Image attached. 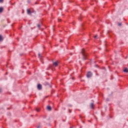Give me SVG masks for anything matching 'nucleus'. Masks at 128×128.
<instances>
[{"label": "nucleus", "mask_w": 128, "mask_h": 128, "mask_svg": "<svg viewBox=\"0 0 128 128\" xmlns=\"http://www.w3.org/2000/svg\"><path fill=\"white\" fill-rule=\"evenodd\" d=\"M83 10H86V8H83Z\"/></svg>", "instance_id": "obj_32"}, {"label": "nucleus", "mask_w": 128, "mask_h": 128, "mask_svg": "<svg viewBox=\"0 0 128 128\" xmlns=\"http://www.w3.org/2000/svg\"><path fill=\"white\" fill-rule=\"evenodd\" d=\"M28 2H29V1H28Z\"/></svg>", "instance_id": "obj_46"}, {"label": "nucleus", "mask_w": 128, "mask_h": 128, "mask_svg": "<svg viewBox=\"0 0 128 128\" xmlns=\"http://www.w3.org/2000/svg\"><path fill=\"white\" fill-rule=\"evenodd\" d=\"M27 14L29 16H31L32 14V12L30 9H27Z\"/></svg>", "instance_id": "obj_6"}, {"label": "nucleus", "mask_w": 128, "mask_h": 128, "mask_svg": "<svg viewBox=\"0 0 128 128\" xmlns=\"http://www.w3.org/2000/svg\"><path fill=\"white\" fill-rule=\"evenodd\" d=\"M28 2H29V1H28Z\"/></svg>", "instance_id": "obj_47"}, {"label": "nucleus", "mask_w": 128, "mask_h": 128, "mask_svg": "<svg viewBox=\"0 0 128 128\" xmlns=\"http://www.w3.org/2000/svg\"><path fill=\"white\" fill-rule=\"evenodd\" d=\"M37 88L38 90H40L42 88V84H38L37 85Z\"/></svg>", "instance_id": "obj_3"}, {"label": "nucleus", "mask_w": 128, "mask_h": 128, "mask_svg": "<svg viewBox=\"0 0 128 128\" xmlns=\"http://www.w3.org/2000/svg\"><path fill=\"white\" fill-rule=\"evenodd\" d=\"M34 4H38V2L36 1L35 2Z\"/></svg>", "instance_id": "obj_18"}, {"label": "nucleus", "mask_w": 128, "mask_h": 128, "mask_svg": "<svg viewBox=\"0 0 128 128\" xmlns=\"http://www.w3.org/2000/svg\"><path fill=\"white\" fill-rule=\"evenodd\" d=\"M109 116H110V118H112V116H110V115H109Z\"/></svg>", "instance_id": "obj_30"}, {"label": "nucleus", "mask_w": 128, "mask_h": 128, "mask_svg": "<svg viewBox=\"0 0 128 128\" xmlns=\"http://www.w3.org/2000/svg\"><path fill=\"white\" fill-rule=\"evenodd\" d=\"M96 76H98V74H96Z\"/></svg>", "instance_id": "obj_39"}, {"label": "nucleus", "mask_w": 128, "mask_h": 128, "mask_svg": "<svg viewBox=\"0 0 128 128\" xmlns=\"http://www.w3.org/2000/svg\"><path fill=\"white\" fill-rule=\"evenodd\" d=\"M92 72L90 71L88 72L86 74V78H92Z\"/></svg>", "instance_id": "obj_2"}, {"label": "nucleus", "mask_w": 128, "mask_h": 128, "mask_svg": "<svg viewBox=\"0 0 128 128\" xmlns=\"http://www.w3.org/2000/svg\"><path fill=\"white\" fill-rule=\"evenodd\" d=\"M105 110H106V108H105Z\"/></svg>", "instance_id": "obj_42"}, {"label": "nucleus", "mask_w": 128, "mask_h": 128, "mask_svg": "<svg viewBox=\"0 0 128 128\" xmlns=\"http://www.w3.org/2000/svg\"><path fill=\"white\" fill-rule=\"evenodd\" d=\"M49 126H50V124H49Z\"/></svg>", "instance_id": "obj_45"}, {"label": "nucleus", "mask_w": 128, "mask_h": 128, "mask_svg": "<svg viewBox=\"0 0 128 128\" xmlns=\"http://www.w3.org/2000/svg\"><path fill=\"white\" fill-rule=\"evenodd\" d=\"M7 110H10V108H7Z\"/></svg>", "instance_id": "obj_41"}, {"label": "nucleus", "mask_w": 128, "mask_h": 128, "mask_svg": "<svg viewBox=\"0 0 128 128\" xmlns=\"http://www.w3.org/2000/svg\"><path fill=\"white\" fill-rule=\"evenodd\" d=\"M94 38L96 40L98 38V36H94Z\"/></svg>", "instance_id": "obj_19"}, {"label": "nucleus", "mask_w": 128, "mask_h": 128, "mask_svg": "<svg viewBox=\"0 0 128 128\" xmlns=\"http://www.w3.org/2000/svg\"><path fill=\"white\" fill-rule=\"evenodd\" d=\"M62 122H66V120H62Z\"/></svg>", "instance_id": "obj_37"}, {"label": "nucleus", "mask_w": 128, "mask_h": 128, "mask_svg": "<svg viewBox=\"0 0 128 128\" xmlns=\"http://www.w3.org/2000/svg\"><path fill=\"white\" fill-rule=\"evenodd\" d=\"M58 64H60V62H58V61H56L53 62V66H58Z\"/></svg>", "instance_id": "obj_4"}, {"label": "nucleus", "mask_w": 128, "mask_h": 128, "mask_svg": "<svg viewBox=\"0 0 128 128\" xmlns=\"http://www.w3.org/2000/svg\"><path fill=\"white\" fill-rule=\"evenodd\" d=\"M2 12H4V8L0 7V13Z\"/></svg>", "instance_id": "obj_12"}, {"label": "nucleus", "mask_w": 128, "mask_h": 128, "mask_svg": "<svg viewBox=\"0 0 128 128\" xmlns=\"http://www.w3.org/2000/svg\"><path fill=\"white\" fill-rule=\"evenodd\" d=\"M106 102H110V98H106Z\"/></svg>", "instance_id": "obj_20"}, {"label": "nucleus", "mask_w": 128, "mask_h": 128, "mask_svg": "<svg viewBox=\"0 0 128 128\" xmlns=\"http://www.w3.org/2000/svg\"><path fill=\"white\" fill-rule=\"evenodd\" d=\"M4 40V37L2 34H0V42H2Z\"/></svg>", "instance_id": "obj_9"}, {"label": "nucleus", "mask_w": 128, "mask_h": 128, "mask_svg": "<svg viewBox=\"0 0 128 128\" xmlns=\"http://www.w3.org/2000/svg\"><path fill=\"white\" fill-rule=\"evenodd\" d=\"M46 109L48 112H52V106H48L46 107Z\"/></svg>", "instance_id": "obj_5"}, {"label": "nucleus", "mask_w": 128, "mask_h": 128, "mask_svg": "<svg viewBox=\"0 0 128 128\" xmlns=\"http://www.w3.org/2000/svg\"><path fill=\"white\" fill-rule=\"evenodd\" d=\"M80 128H82V126H80Z\"/></svg>", "instance_id": "obj_38"}, {"label": "nucleus", "mask_w": 128, "mask_h": 128, "mask_svg": "<svg viewBox=\"0 0 128 128\" xmlns=\"http://www.w3.org/2000/svg\"><path fill=\"white\" fill-rule=\"evenodd\" d=\"M96 68H98V65H96Z\"/></svg>", "instance_id": "obj_33"}, {"label": "nucleus", "mask_w": 128, "mask_h": 128, "mask_svg": "<svg viewBox=\"0 0 128 128\" xmlns=\"http://www.w3.org/2000/svg\"><path fill=\"white\" fill-rule=\"evenodd\" d=\"M47 120H50V118L48 119Z\"/></svg>", "instance_id": "obj_40"}, {"label": "nucleus", "mask_w": 128, "mask_h": 128, "mask_svg": "<svg viewBox=\"0 0 128 128\" xmlns=\"http://www.w3.org/2000/svg\"><path fill=\"white\" fill-rule=\"evenodd\" d=\"M83 124H84V122H83Z\"/></svg>", "instance_id": "obj_44"}, {"label": "nucleus", "mask_w": 128, "mask_h": 128, "mask_svg": "<svg viewBox=\"0 0 128 128\" xmlns=\"http://www.w3.org/2000/svg\"><path fill=\"white\" fill-rule=\"evenodd\" d=\"M45 84L46 86H50V83H48V82H46Z\"/></svg>", "instance_id": "obj_15"}, {"label": "nucleus", "mask_w": 128, "mask_h": 128, "mask_svg": "<svg viewBox=\"0 0 128 128\" xmlns=\"http://www.w3.org/2000/svg\"><path fill=\"white\" fill-rule=\"evenodd\" d=\"M32 12V14L34 13V10H32L31 11Z\"/></svg>", "instance_id": "obj_34"}, {"label": "nucleus", "mask_w": 128, "mask_h": 128, "mask_svg": "<svg viewBox=\"0 0 128 128\" xmlns=\"http://www.w3.org/2000/svg\"><path fill=\"white\" fill-rule=\"evenodd\" d=\"M84 17H82V16H80V18H79V20H82V18H83Z\"/></svg>", "instance_id": "obj_16"}, {"label": "nucleus", "mask_w": 128, "mask_h": 128, "mask_svg": "<svg viewBox=\"0 0 128 128\" xmlns=\"http://www.w3.org/2000/svg\"><path fill=\"white\" fill-rule=\"evenodd\" d=\"M7 114H8V116H10V112H8Z\"/></svg>", "instance_id": "obj_22"}, {"label": "nucleus", "mask_w": 128, "mask_h": 128, "mask_svg": "<svg viewBox=\"0 0 128 128\" xmlns=\"http://www.w3.org/2000/svg\"><path fill=\"white\" fill-rule=\"evenodd\" d=\"M118 26H122V23H118Z\"/></svg>", "instance_id": "obj_17"}, {"label": "nucleus", "mask_w": 128, "mask_h": 128, "mask_svg": "<svg viewBox=\"0 0 128 128\" xmlns=\"http://www.w3.org/2000/svg\"><path fill=\"white\" fill-rule=\"evenodd\" d=\"M68 106H70L72 108V105L70 104H68Z\"/></svg>", "instance_id": "obj_23"}, {"label": "nucleus", "mask_w": 128, "mask_h": 128, "mask_svg": "<svg viewBox=\"0 0 128 128\" xmlns=\"http://www.w3.org/2000/svg\"><path fill=\"white\" fill-rule=\"evenodd\" d=\"M80 118H84V117H83L82 116H80Z\"/></svg>", "instance_id": "obj_24"}, {"label": "nucleus", "mask_w": 128, "mask_h": 128, "mask_svg": "<svg viewBox=\"0 0 128 128\" xmlns=\"http://www.w3.org/2000/svg\"><path fill=\"white\" fill-rule=\"evenodd\" d=\"M70 128H72V127H70Z\"/></svg>", "instance_id": "obj_48"}, {"label": "nucleus", "mask_w": 128, "mask_h": 128, "mask_svg": "<svg viewBox=\"0 0 128 128\" xmlns=\"http://www.w3.org/2000/svg\"><path fill=\"white\" fill-rule=\"evenodd\" d=\"M40 128V126H37V128Z\"/></svg>", "instance_id": "obj_31"}, {"label": "nucleus", "mask_w": 128, "mask_h": 128, "mask_svg": "<svg viewBox=\"0 0 128 128\" xmlns=\"http://www.w3.org/2000/svg\"><path fill=\"white\" fill-rule=\"evenodd\" d=\"M31 116H34L32 115Z\"/></svg>", "instance_id": "obj_43"}, {"label": "nucleus", "mask_w": 128, "mask_h": 128, "mask_svg": "<svg viewBox=\"0 0 128 128\" xmlns=\"http://www.w3.org/2000/svg\"><path fill=\"white\" fill-rule=\"evenodd\" d=\"M8 25L7 24H5V25H4V28H6V26Z\"/></svg>", "instance_id": "obj_27"}, {"label": "nucleus", "mask_w": 128, "mask_h": 128, "mask_svg": "<svg viewBox=\"0 0 128 128\" xmlns=\"http://www.w3.org/2000/svg\"><path fill=\"white\" fill-rule=\"evenodd\" d=\"M106 48H108V44H105Z\"/></svg>", "instance_id": "obj_28"}, {"label": "nucleus", "mask_w": 128, "mask_h": 128, "mask_svg": "<svg viewBox=\"0 0 128 128\" xmlns=\"http://www.w3.org/2000/svg\"><path fill=\"white\" fill-rule=\"evenodd\" d=\"M36 110L38 112H40V108H36Z\"/></svg>", "instance_id": "obj_13"}, {"label": "nucleus", "mask_w": 128, "mask_h": 128, "mask_svg": "<svg viewBox=\"0 0 128 128\" xmlns=\"http://www.w3.org/2000/svg\"><path fill=\"white\" fill-rule=\"evenodd\" d=\"M69 112H70H70H72V110L69 109Z\"/></svg>", "instance_id": "obj_29"}, {"label": "nucleus", "mask_w": 128, "mask_h": 128, "mask_svg": "<svg viewBox=\"0 0 128 128\" xmlns=\"http://www.w3.org/2000/svg\"><path fill=\"white\" fill-rule=\"evenodd\" d=\"M123 72H126V73H128V68H124V70H123Z\"/></svg>", "instance_id": "obj_8"}, {"label": "nucleus", "mask_w": 128, "mask_h": 128, "mask_svg": "<svg viewBox=\"0 0 128 128\" xmlns=\"http://www.w3.org/2000/svg\"><path fill=\"white\" fill-rule=\"evenodd\" d=\"M4 2V0H0V4Z\"/></svg>", "instance_id": "obj_21"}, {"label": "nucleus", "mask_w": 128, "mask_h": 128, "mask_svg": "<svg viewBox=\"0 0 128 128\" xmlns=\"http://www.w3.org/2000/svg\"><path fill=\"white\" fill-rule=\"evenodd\" d=\"M94 102H92L90 103V108L92 109V110H94Z\"/></svg>", "instance_id": "obj_7"}, {"label": "nucleus", "mask_w": 128, "mask_h": 128, "mask_svg": "<svg viewBox=\"0 0 128 128\" xmlns=\"http://www.w3.org/2000/svg\"><path fill=\"white\" fill-rule=\"evenodd\" d=\"M37 28H40V24H37Z\"/></svg>", "instance_id": "obj_14"}, {"label": "nucleus", "mask_w": 128, "mask_h": 128, "mask_svg": "<svg viewBox=\"0 0 128 128\" xmlns=\"http://www.w3.org/2000/svg\"><path fill=\"white\" fill-rule=\"evenodd\" d=\"M33 13H34V14H36V12L34 11Z\"/></svg>", "instance_id": "obj_26"}, {"label": "nucleus", "mask_w": 128, "mask_h": 128, "mask_svg": "<svg viewBox=\"0 0 128 128\" xmlns=\"http://www.w3.org/2000/svg\"><path fill=\"white\" fill-rule=\"evenodd\" d=\"M38 58H40V60H42V55H40V53H38Z\"/></svg>", "instance_id": "obj_11"}, {"label": "nucleus", "mask_w": 128, "mask_h": 128, "mask_svg": "<svg viewBox=\"0 0 128 128\" xmlns=\"http://www.w3.org/2000/svg\"><path fill=\"white\" fill-rule=\"evenodd\" d=\"M2 92V88H0V92Z\"/></svg>", "instance_id": "obj_25"}, {"label": "nucleus", "mask_w": 128, "mask_h": 128, "mask_svg": "<svg viewBox=\"0 0 128 128\" xmlns=\"http://www.w3.org/2000/svg\"><path fill=\"white\" fill-rule=\"evenodd\" d=\"M106 52H108V50L106 49Z\"/></svg>", "instance_id": "obj_35"}, {"label": "nucleus", "mask_w": 128, "mask_h": 128, "mask_svg": "<svg viewBox=\"0 0 128 128\" xmlns=\"http://www.w3.org/2000/svg\"><path fill=\"white\" fill-rule=\"evenodd\" d=\"M70 54L71 56H72V53H70Z\"/></svg>", "instance_id": "obj_36"}, {"label": "nucleus", "mask_w": 128, "mask_h": 128, "mask_svg": "<svg viewBox=\"0 0 128 128\" xmlns=\"http://www.w3.org/2000/svg\"><path fill=\"white\" fill-rule=\"evenodd\" d=\"M82 30H86V28H84V24H82Z\"/></svg>", "instance_id": "obj_10"}, {"label": "nucleus", "mask_w": 128, "mask_h": 128, "mask_svg": "<svg viewBox=\"0 0 128 128\" xmlns=\"http://www.w3.org/2000/svg\"><path fill=\"white\" fill-rule=\"evenodd\" d=\"M82 60H88V54L86 53V50L84 48H82Z\"/></svg>", "instance_id": "obj_1"}]
</instances>
